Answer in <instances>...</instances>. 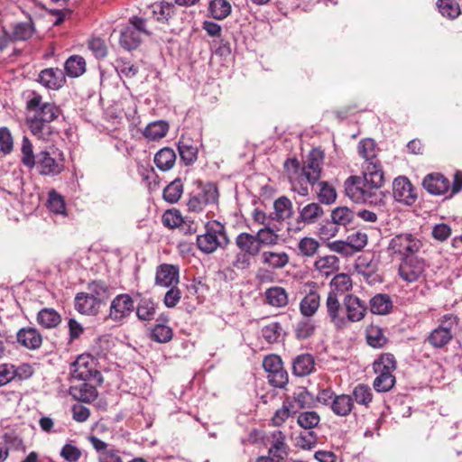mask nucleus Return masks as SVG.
Returning a JSON list of instances; mask_svg holds the SVG:
<instances>
[{
  "label": "nucleus",
  "instance_id": "4468645a",
  "mask_svg": "<svg viewBox=\"0 0 462 462\" xmlns=\"http://www.w3.org/2000/svg\"><path fill=\"white\" fill-rule=\"evenodd\" d=\"M270 444L269 455L275 458L276 462H282L289 454V446L286 437L281 430H274L268 438Z\"/></svg>",
  "mask_w": 462,
  "mask_h": 462
},
{
  "label": "nucleus",
  "instance_id": "6e6552de",
  "mask_svg": "<svg viewBox=\"0 0 462 462\" xmlns=\"http://www.w3.org/2000/svg\"><path fill=\"white\" fill-rule=\"evenodd\" d=\"M426 264L423 258L417 255L401 259L398 268L399 276L407 282L418 281L425 272Z\"/></svg>",
  "mask_w": 462,
  "mask_h": 462
},
{
  "label": "nucleus",
  "instance_id": "603ef678",
  "mask_svg": "<svg viewBox=\"0 0 462 462\" xmlns=\"http://www.w3.org/2000/svg\"><path fill=\"white\" fill-rule=\"evenodd\" d=\"M366 342L373 347H382L387 342V338L379 327L370 326L366 329Z\"/></svg>",
  "mask_w": 462,
  "mask_h": 462
},
{
  "label": "nucleus",
  "instance_id": "69168bd1",
  "mask_svg": "<svg viewBox=\"0 0 462 462\" xmlns=\"http://www.w3.org/2000/svg\"><path fill=\"white\" fill-rule=\"evenodd\" d=\"M352 254L354 252L361 251L367 244V236L365 233L357 231L351 234L346 238Z\"/></svg>",
  "mask_w": 462,
  "mask_h": 462
},
{
  "label": "nucleus",
  "instance_id": "2f4dec72",
  "mask_svg": "<svg viewBox=\"0 0 462 462\" xmlns=\"http://www.w3.org/2000/svg\"><path fill=\"white\" fill-rule=\"evenodd\" d=\"M265 301L275 308H282L288 304V294L282 287L273 286L264 292Z\"/></svg>",
  "mask_w": 462,
  "mask_h": 462
},
{
  "label": "nucleus",
  "instance_id": "423d86ee",
  "mask_svg": "<svg viewBox=\"0 0 462 462\" xmlns=\"http://www.w3.org/2000/svg\"><path fill=\"white\" fill-rule=\"evenodd\" d=\"M439 322V326L427 337L429 344L435 348L445 346L453 338V329L458 325L459 318L448 313L442 316Z\"/></svg>",
  "mask_w": 462,
  "mask_h": 462
},
{
  "label": "nucleus",
  "instance_id": "39448f33",
  "mask_svg": "<svg viewBox=\"0 0 462 462\" xmlns=\"http://www.w3.org/2000/svg\"><path fill=\"white\" fill-rule=\"evenodd\" d=\"M35 166L43 176H57L64 169L63 153L56 148L41 151L36 154Z\"/></svg>",
  "mask_w": 462,
  "mask_h": 462
},
{
  "label": "nucleus",
  "instance_id": "5fc2aeb1",
  "mask_svg": "<svg viewBox=\"0 0 462 462\" xmlns=\"http://www.w3.org/2000/svg\"><path fill=\"white\" fill-rule=\"evenodd\" d=\"M136 315L141 320H152L155 315V303L151 299H142L137 306Z\"/></svg>",
  "mask_w": 462,
  "mask_h": 462
},
{
  "label": "nucleus",
  "instance_id": "338daca9",
  "mask_svg": "<svg viewBox=\"0 0 462 462\" xmlns=\"http://www.w3.org/2000/svg\"><path fill=\"white\" fill-rule=\"evenodd\" d=\"M282 326L278 322L271 323L262 329V336L268 343L277 342L281 337Z\"/></svg>",
  "mask_w": 462,
  "mask_h": 462
},
{
  "label": "nucleus",
  "instance_id": "680f3d73",
  "mask_svg": "<svg viewBox=\"0 0 462 462\" xmlns=\"http://www.w3.org/2000/svg\"><path fill=\"white\" fill-rule=\"evenodd\" d=\"M298 248L303 256L311 257L318 252L319 243L315 238L303 237L299 242Z\"/></svg>",
  "mask_w": 462,
  "mask_h": 462
},
{
  "label": "nucleus",
  "instance_id": "e433bc0d",
  "mask_svg": "<svg viewBox=\"0 0 462 462\" xmlns=\"http://www.w3.org/2000/svg\"><path fill=\"white\" fill-rule=\"evenodd\" d=\"M26 121L30 131L37 138L46 139L51 134V126L49 122L42 121L34 116H28Z\"/></svg>",
  "mask_w": 462,
  "mask_h": 462
},
{
  "label": "nucleus",
  "instance_id": "8fccbe9b",
  "mask_svg": "<svg viewBox=\"0 0 462 462\" xmlns=\"http://www.w3.org/2000/svg\"><path fill=\"white\" fill-rule=\"evenodd\" d=\"M355 212L346 207H337L331 212L332 222L338 226H346L353 222Z\"/></svg>",
  "mask_w": 462,
  "mask_h": 462
},
{
  "label": "nucleus",
  "instance_id": "f704fd0d",
  "mask_svg": "<svg viewBox=\"0 0 462 462\" xmlns=\"http://www.w3.org/2000/svg\"><path fill=\"white\" fill-rule=\"evenodd\" d=\"M176 162V153L173 149L164 147L154 156V163L162 171L171 170Z\"/></svg>",
  "mask_w": 462,
  "mask_h": 462
},
{
  "label": "nucleus",
  "instance_id": "dca6fc26",
  "mask_svg": "<svg viewBox=\"0 0 462 462\" xmlns=\"http://www.w3.org/2000/svg\"><path fill=\"white\" fill-rule=\"evenodd\" d=\"M16 340L19 345L29 350L39 349L42 344V334L33 327H25L16 333Z\"/></svg>",
  "mask_w": 462,
  "mask_h": 462
},
{
  "label": "nucleus",
  "instance_id": "052dcab7",
  "mask_svg": "<svg viewBox=\"0 0 462 462\" xmlns=\"http://www.w3.org/2000/svg\"><path fill=\"white\" fill-rule=\"evenodd\" d=\"M297 421L301 428L311 430L319 425L320 417L316 411H304L300 413Z\"/></svg>",
  "mask_w": 462,
  "mask_h": 462
},
{
  "label": "nucleus",
  "instance_id": "c756f323",
  "mask_svg": "<svg viewBox=\"0 0 462 462\" xmlns=\"http://www.w3.org/2000/svg\"><path fill=\"white\" fill-rule=\"evenodd\" d=\"M178 150L180 159L186 165H190L197 160L198 147L192 140L181 137L178 143Z\"/></svg>",
  "mask_w": 462,
  "mask_h": 462
},
{
  "label": "nucleus",
  "instance_id": "f03ea898",
  "mask_svg": "<svg viewBox=\"0 0 462 462\" xmlns=\"http://www.w3.org/2000/svg\"><path fill=\"white\" fill-rule=\"evenodd\" d=\"M205 233L197 236L198 248L205 254H212L218 247L225 248L229 244L225 226L218 221L208 222Z\"/></svg>",
  "mask_w": 462,
  "mask_h": 462
},
{
  "label": "nucleus",
  "instance_id": "9d476101",
  "mask_svg": "<svg viewBox=\"0 0 462 462\" xmlns=\"http://www.w3.org/2000/svg\"><path fill=\"white\" fill-rule=\"evenodd\" d=\"M70 374L73 379L88 381L99 376V372L94 367V360L89 356H79L71 365Z\"/></svg>",
  "mask_w": 462,
  "mask_h": 462
},
{
  "label": "nucleus",
  "instance_id": "f257e3e1",
  "mask_svg": "<svg viewBox=\"0 0 462 462\" xmlns=\"http://www.w3.org/2000/svg\"><path fill=\"white\" fill-rule=\"evenodd\" d=\"M384 181L383 171L378 166L370 163L363 166V176H350L345 181L347 197L356 203L377 205L382 202L380 190Z\"/></svg>",
  "mask_w": 462,
  "mask_h": 462
},
{
  "label": "nucleus",
  "instance_id": "7c9ffc66",
  "mask_svg": "<svg viewBox=\"0 0 462 462\" xmlns=\"http://www.w3.org/2000/svg\"><path fill=\"white\" fill-rule=\"evenodd\" d=\"M88 293L96 300L100 305L104 303L110 296V288L103 281H93L88 283Z\"/></svg>",
  "mask_w": 462,
  "mask_h": 462
},
{
  "label": "nucleus",
  "instance_id": "58836bf2",
  "mask_svg": "<svg viewBox=\"0 0 462 462\" xmlns=\"http://www.w3.org/2000/svg\"><path fill=\"white\" fill-rule=\"evenodd\" d=\"M64 69L68 76L78 78L86 71V61L81 56L72 55L66 60Z\"/></svg>",
  "mask_w": 462,
  "mask_h": 462
},
{
  "label": "nucleus",
  "instance_id": "774afa93",
  "mask_svg": "<svg viewBox=\"0 0 462 462\" xmlns=\"http://www.w3.org/2000/svg\"><path fill=\"white\" fill-rule=\"evenodd\" d=\"M438 6L443 16L456 18L459 14V6L453 0H439Z\"/></svg>",
  "mask_w": 462,
  "mask_h": 462
},
{
  "label": "nucleus",
  "instance_id": "b1692460",
  "mask_svg": "<svg viewBox=\"0 0 462 462\" xmlns=\"http://www.w3.org/2000/svg\"><path fill=\"white\" fill-rule=\"evenodd\" d=\"M324 215V210L319 203L311 202L299 208L298 223L311 225Z\"/></svg>",
  "mask_w": 462,
  "mask_h": 462
},
{
  "label": "nucleus",
  "instance_id": "4be33fe9",
  "mask_svg": "<svg viewBox=\"0 0 462 462\" xmlns=\"http://www.w3.org/2000/svg\"><path fill=\"white\" fill-rule=\"evenodd\" d=\"M236 245L241 252L250 256H256L261 252L256 236L246 232H243L236 237Z\"/></svg>",
  "mask_w": 462,
  "mask_h": 462
},
{
  "label": "nucleus",
  "instance_id": "a18cd8bd",
  "mask_svg": "<svg viewBox=\"0 0 462 462\" xmlns=\"http://www.w3.org/2000/svg\"><path fill=\"white\" fill-rule=\"evenodd\" d=\"M231 5L227 0H212L209 3L208 10L217 20L226 18L231 13Z\"/></svg>",
  "mask_w": 462,
  "mask_h": 462
},
{
  "label": "nucleus",
  "instance_id": "de8ad7c7",
  "mask_svg": "<svg viewBox=\"0 0 462 462\" xmlns=\"http://www.w3.org/2000/svg\"><path fill=\"white\" fill-rule=\"evenodd\" d=\"M353 401L357 404L368 407L373 401V393L371 388L364 383L357 384L352 393Z\"/></svg>",
  "mask_w": 462,
  "mask_h": 462
},
{
  "label": "nucleus",
  "instance_id": "cd10ccee",
  "mask_svg": "<svg viewBox=\"0 0 462 462\" xmlns=\"http://www.w3.org/2000/svg\"><path fill=\"white\" fill-rule=\"evenodd\" d=\"M354 408V401L351 395L337 394L331 402L330 409L334 414L346 417L349 415Z\"/></svg>",
  "mask_w": 462,
  "mask_h": 462
},
{
  "label": "nucleus",
  "instance_id": "0e129e2a",
  "mask_svg": "<svg viewBox=\"0 0 462 462\" xmlns=\"http://www.w3.org/2000/svg\"><path fill=\"white\" fill-rule=\"evenodd\" d=\"M88 48L95 58L100 60L107 55V47L104 40L98 37L91 38L88 42Z\"/></svg>",
  "mask_w": 462,
  "mask_h": 462
},
{
  "label": "nucleus",
  "instance_id": "864d4df0",
  "mask_svg": "<svg viewBox=\"0 0 462 462\" xmlns=\"http://www.w3.org/2000/svg\"><path fill=\"white\" fill-rule=\"evenodd\" d=\"M22 162L29 169L35 166L36 155L33 152V146L27 136H23L21 146Z\"/></svg>",
  "mask_w": 462,
  "mask_h": 462
},
{
  "label": "nucleus",
  "instance_id": "2eb2a0df",
  "mask_svg": "<svg viewBox=\"0 0 462 462\" xmlns=\"http://www.w3.org/2000/svg\"><path fill=\"white\" fill-rule=\"evenodd\" d=\"M38 81L47 88L58 90L64 86L66 78L62 69L49 68L40 72Z\"/></svg>",
  "mask_w": 462,
  "mask_h": 462
},
{
  "label": "nucleus",
  "instance_id": "412c9836",
  "mask_svg": "<svg viewBox=\"0 0 462 462\" xmlns=\"http://www.w3.org/2000/svg\"><path fill=\"white\" fill-rule=\"evenodd\" d=\"M75 310L80 314L95 316L98 313L100 304L86 292H79L74 300Z\"/></svg>",
  "mask_w": 462,
  "mask_h": 462
},
{
  "label": "nucleus",
  "instance_id": "a878e982",
  "mask_svg": "<svg viewBox=\"0 0 462 462\" xmlns=\"http://www.w3.org/2000/svg\"><path fill=\"white\" fill-rule=\"evenodd\" d=\"M357 149L359 154L365 159L363 166H369L372 163L382 169L381 163L376 158V143L373 139L367 138L360 141Z\"/></svg>",
  "mask_w": 462,
  "mask_h": 462
},
{
  "label": "nucleus",
  "instance_id": "f3484780",
  "mask_svg": "<svg viewBox=\"0 0 462 462\" xmlns=\"http://www.w3.org/2000/svg\"><path fill=\"white\" fill-rule=\"evenodd\" d=\"M286 403L291 407L292 413H297L300 410L311 408L314 406V396L303 387L296 389L292 395L286 398Z\"/></svg>",
  "mask_w": 462,
  "mask_h": 462
},
{
  "label": "nucleus",
  "instance_id": "6ab92c4d",
  "mask_svg": "<svg viewBox=\"0 0 462 462\" xmlns=\"http://www.w3.org/2000/svg\"><path fill=\"white\" fill-rule=\"evenodd\" d=\"M326 308L330 321L337 328H345L344 316L340 314L341 304L337 295L334 291H329L326 300Z\"/></svg>",
  "mask_w": 462,
  "mask_h": 462
},
{
  "label": "nucleus",
  "instance_id": "1a4fd4ad",
  "mask_svg": "<svg viewBox=\"0 0 462 462\" xmlns=\"http://www.w3.org/2000/svg\"><path fill=\"white\" fill-rule=\"evenodd\" d=\"M217 200V189L216 186L208 184L192 193L188 200L187 207L189 211L199 212L205 206L213 204Z\"/></svg>",
  "mask_w": 462,
  "mask_h": 462
},
{
  "label": "nucleus",
  "instance_id": "37998d69",
  "mask_svg": "<svg viewBox=\"0 0 462 462\" xmlns=\"http://www.w3.org/2000/svg\"><path fill=\"white\" fill-rule=\"evenodd\" d=\"M169 125L164 121H155L149 124L143 132L145 138L151 141H156L163 138L168 133Z\"/></svg>",
  "mask_w": 462,
  "mask_h": 462
},
{
  "label": "nucleus",
  "instance_id": "0eeeda50",
  "mask_svg": "<svg viewBox=\"0 0 462 462\" xmlns=\"http://www.w3.org/2000/svg\"><path fill=\"white\" fill-rule=\"evenodd\" d=\"M323 161L324 153L321 150H311L300 169V176L305 178L306 182L314 185L319 181L321 176Z\"/></svg>",
  "mask_w": 462,
  "mask_h": 462
},
{
  "label": "nucleus",
  "instance_id": "7ed1b4c3",
  "mask_svg": "<svg viewBox=\"0 0 462 462\" xmlns=\"http://www.w3.org/2000/svg\"><path fill=\"white\" fill-rule=\"evenodd\" d=\"M423 246L420 237L411 233H401L391 238L387 250L393 257L400 260L415 256Z\"/></svg>",
  "mask_w": 462,
  "mask_h": 462
},
{
  "label": "nucleus",
  "instance_id": "f8f14e48",
  "mask_svg": "<svg viewBox=\"0 0 462 462\" xmlns=\"http://www.w3.org/2000/svg\"><path fill=\"white\" fill-rule=\"evenodd\" d=\"M344 306L346 311V316H344L345 327L349 322H357L364 319L366 313V305L358 297L348 294L344 298Z\"/></svg>",
  "mask_w": 462,
  "mask_h": 462
},
{
  "label": "nucleus",
  "instance_id": "c03bdc74",
  "mask_svg": "<svg viewBox=\"0 0 462 462\" xmlns=\"http://www.w3.org/2000/svg\"><path fill=\"white\" fill-rule=\"evenodd\" d=\"M330 291L344 294L352 289V280L346 273H338L330 282Z\"/></svg>",
  "mask_w": 462,
  "mask_h": 462
},
{
  "label": "nucleus",
  "instance_id": "aec40b11",
  "mask_svg": "<svg viewBox=\"0 0 462 462\" xmlns=\"http://www.w3.org/2000/svg\"><path fill=\"white\" fill-rule=\"evenodd\" d=\"M423 187L433 195L446 193L449 189V180L440 173H431L423 180Z\"/></svg>",
  "mask_w": 462,
  "mask_h": 462
},
{
  "label": "nucleus",
  "instance_id": "09e8293b",
  "mask_svg": "<svg viewBox=\"0 0 462 462\" xmlns=\"http://www.w3.org/2000/svg\"><path fill=\"white\" fill-rule=\"evenodd\" d=\"M34 32V24L30 19L28 22L18 23L14 26L12 38L14 41H26L33 35Z\"/></svg>",
  "mask_w": 462,
  "mask_h": 462
},
{
  "label": "nucleus",
  "instance_id": "393cba45",
  "mask_svg": "<svg viewBox=\"0 0 462 462\" xmlns=\"http://www.w3.org/2000/svg\"><path fill=\"white\" fill-rule=\"evenodd\" d=\"M315 370V360L310 354L297 356L292 361V372L296 376H306Z\"/></svg>",
  "mask_w": 462,
  "mask_h": 462
},
{
  "label": "nucleus",
  "instance_id": "13d9d810",
  "mask_svg": "<svg viewBox=\"0 0 462 462\" xmlns=\"http://www.w3.org/2000/svg\"><path fill=\"white\" fill-rule=\"evenodd\" d=\"M47 206L50 211H51L54 214L65 215L66 213V205L64 199L60 194H59L55 190L50 191Z\"/></svg>",
  "mask_w": 462,
  "mask_h": 462
},
{
  "label": "nucleus",
  "instance_id": "c9c22d12",
  "mask_svg": "<svg viewBox=\"0 0 462 462\" xmlns=\"http://www.w3.org/2000/svg\"><path fill=\"white\" fill-rule=\"evenodd\" d=\"M315 269L325 276L330 275L339 268V259L336 255L319 257L314 263Z\"/></svg>",
  "mask_w": 462,
  "mask_h": 462
},
{
  "label": "nucleus",
  "instance_id": "473e14b6",
  "mask_svg": "<svg viewBox=\"0 0 462 462\" xmlns=\"http://www.w3.org/2000/svg\"><path fill=\"white\" fill-rule=\"evenodd\" d=\"M263 264L273 269H282L289 263V255L285 252L264 251L261 254Z\"/></svg>",
  "mask_w": 462,
  "mask_h": 462
},
{
  "label": "nucleus",
  "instance_id": "79ce46f5",
  "mask_svg": "<svg viewBox=\"0 0 462 462\" xmlns=\"http://www.w3.org/2000/svg\"><path fill=\"white\" fill-rule=\"evenodd\" d=\"M153 17L161 23H166L175 12V5L171 3L159 2L152 5Z\"/></svg>",
  "mask_w": 462,
  "mask_h": 462
},
{
  "label": "nucleus",
  "instance_id": "49530a36",
  "mask_svg": "<svg viewBox=\"0 0 462 462\" xmlns=\"http://www.w3.org/2000/svg\"><path fill=\"white\" fill-rule=\"evenodd\" d=\"M315 328L314 321L305 317L296 323L294 327L295 337L300 340L309 338L314 334Z\"/></svg>",
  "mask_w": 462,
  "mask_h": 462
},
{
  "label": "nucleus",
  "instance_id": "bb28decb",
  "mask_svg": "<svg viewBox=\"0 0 462 462\" xmlns=\"http://www.w3.org/2000/svg\"><path fill=\"white\" fill-rule=\"evenodd\" d=\"M69 393L74 399L84 402L94 401L97 395L96 387L87 383V381H82L78 385L70 386Z\"/></svg>",
  "mask_w": 462,
  "mask_h": 462
},
{
  "label": "nucleus",
  "instance_id": "a211bd4d",
  "mask_svg": "<svg viewBox=\"0 0 462 462\" xmlns=\"http://www.w3.org/2000/svg\"><path fill=\"white\" fill-rule=\"evenodd\" d=\"M179 282V268L173 264L162 263L157 267L155 275L156 285L171 287Z\"/></svg>",
  "mask_w": 462,
  "mask_h": 462
},
{
  "label": "nucleus",
  "instance_id": "72a5a7b5",
  "mask_svg": "<svg viewBox=\"0 0 462 462\" xmlns=\"http://www.w3.org/2000/svg\"><path fill=\"white\" fill-rule=\"evenodd\" d=\"M320 304V296L317 291L309 292L300 303V313L306 317H312L318 310Z\"/></svg>",
  "mask_w": 462,
  "mask_h": 462
},
{
  "label": "nucleus",
  "instance_id": "5701e85b",
  "mask_svg": "<svg viewBox=\"0 0 462 462\" xmlns=\"http://www.w3.org/2000/svg\"><path fill=\"white\" fill-rule=\"evenodd\" d=\"M279 228L275 225H265L260 228L255 234L259 245L262 246H274L283 241L279 235Z\"/></svg>",
  "mask_w": 462,
  "mask_h": 462
},
{
  "label": "nucleus",
  "instance_id": "4c0bfd02",
  "mask_svg": "<svg viewBox=\"0 0 462 462\" xmlns=\"http://www.w3.org/2000/svg\"><path fill=\"white\" fill-rule=\"evenodd\" d=\"M37 322L45 328H53L61 322V317L54 309L45 308L38 312Z\"/></svg>",
  "mask_w": 462,
  "mask_h": 462
},
{
  "label": "nucleus",
  "instance_id": "ddd939ff",
  "mask_svg": "<svg viewBox=\"0 0 462 462\" xmlns=\"http://www.w3.org/2000/svg\"><path fill=\"white\" fill-rule=\"evenodd\" d=\"M393 194L395 200L411 205L416 200V193L408 178L400 176L393 180Z\"/></svg>",
  "mask_w": 462,
  "mask_h": 462
},
{
  "label": "nucleus",
  "instance_id": "4d7b16f0",
  "mask_svg": "<svg viewBox=\"0 0 462 462\" xmlns=\"http://www.w3.org/2000/svg\"><path fill=\"white\" fill-rule=\"evenodd\" d=\"M162 223L165 226L170 228L180 227L184 229L186 220L182 217L179 210L170 209L162 215Z\"/></svg>",
  "mask_w": 462,
  "mask_h": 462
},
{
  "label": "nucleus",
  "instance_id": "bf43d9fd",
  "mask_svg": "<svg viewBox=\"0 0 462 462\" xmlns=\"http://www.w3.org/2000/svg\"><path fill=\"white\" fill-rule=\"evenodd\" d=\"M318 199L322 204L330 205L334 203L337 199V192L335 188L329 185L327 181H321L319 183Z\"/></svg>",
  "mask_w": 462,
  "mask_h": 462
},
{
  "label": "nucleus",
  "instance_id": "e2e57ef3",
  "mask_svg": "<svg viewBox=\"0 0 462 462\" xmlns=\"http://www.w3.org/2000/svg\"><path fill=\"white\" fill-rule=\"evenodd\" d=\"M60 114V107L57 106L54 103L49 102L41 108V111L37 115L33 116L42 119V121L51 123L57 119Z\"/></svg>",
  "mask_w": 462,
  "mask_h": 462
},
{
  "label": "nucleus",
  "instance_id": "9b49d317",
  "mask_svg": "<svg viewBox=\"0 0 462 462\" xmlns=\"http://www.w3.org/2000/svg\"><path fill=\"white\" fill-rule=\"evenodd\" d=\"M134 308V300L129 294H119L111 302L109 318L116 322L122 321L130 316Z\"/></svg>",
  "mask_w": 462,
  "mask_h": 462
},
{
  "label": "nucleus",
  "instance_id": "20e7f679",
  "mask_svg": "<svg viewBox=\"0 0 462 462\" xmlns=\"http://www.w3.org/2000/svg\"><path fill=\"white\" fill-rule=\"evenodd\" d=\"M150 34L147 21L139 16H133L129 19L128 25L120 32V46L127 51L135 50L141 44L143 36Z\"/></svg>",
  "mask_w": 462,
  "mask_h": 462
},
{
  "label": "nucleus",
  "instance_id": "ea45409f",
  "mask_svg": "<svg viewBox=\"0 0 462 462\" xmlns=\"http://www.w3.org/2000/svg\"><path fill=\"white\" fill-rule=\"evenodd\" d=\"M375 374H393L396 369V360L393 355L385 353L380 356L373 364Z\"/></svg>",
  "mask_w": 462,
  "mask_h": 462
},
{
  "label": "nucleus",
  "instance_id": "3c124183",
  "mask_svg": "<svg viewBox=\"0 0 462 462\" xmlns=\"http://www.w3.org/2000/svg\"><path fill=\"white\" fill-rule=\"evenodd\" d=\"M183 193L181 180L177 179L171 181L163 190V199L170 203H176Z\"/></svg>",
  "mask_w": 462,
  "mask_h": 462
},
{
  "label": "nucleus",
  "instance_id": "c85d7f7f",
  "mask_svg": "<svg viewBox=\"0 0 462 462\" xmlns=\"http://www.w3.org/2000/svg\"><path fill=\"white\" fill-rule=\"evenodd\" d=\"M274 217L273 220L283 221L292 217L294 211L292 202L285 196L279 197L273 202Z\"/></svg>",
  "mask_w": 462,
  "mask_h": 462
},
{
  "label": "nucleus",
  "instance_id": "a19ab883",
  "mask_svg": "<svg viewBox=\"0 0 462 462\" xmlns=\"http://www.w3.org/2000/svg\"><path fill=\"white\" fill-rule=\"evenodd\" d=\"M371 311L374 314H387L393 308V301L387 294H377L370 300Z\"/></svg>",
  "mask_w": 462,
  "mask_h": 462
},
{
  "label": "nucleus",
  "instance_id": "6e6d98bb",
  "mask_svg": "<svg viewBox=\"0 0 462 462\" xmlns=\"http://www.w3.org/2000/svg\"><path fill=\"white\" fill-rule=\"evenodd\" d=\"M373 386L378 393L389 392L395 384V377L393 374H376Z\"/></svg>",
  "mask_w": 462,
  "mask_h": 462
}]
</instances>
